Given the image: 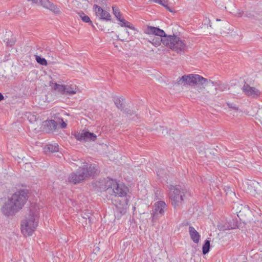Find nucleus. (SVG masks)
Instances as JSON below:
<instances>
[{
  "mask_svg": "<svg viewBox=\"0 0 262 262\" xmlns=\"http://www.w3.org/2000/svg\"><path fill=\"white\" fill-rule=\"evenodd\" d=\"M102 188L111 195L122 198V200H119V202H122V204L115 205V216L119 219L126 212L128 203V199L126 198L128 188L124 185L119 184L116 180L108 178L104 180Z\"/></svg>",
  "mask_w": 262,
  "mask_h": 262,
  "instance_id": "f257e3e1",
  "label": "nucleus"
},
{
  "mask_svg": "<svg viewBox=\"0 0 262 262\" xmlns=\"http://www.w3.org/2000/svg\"><path fill=\"white\" fill-rule=\"evenodd\" d=\"M29 191L21 189L15 192L9 198L2 208V211L6 216H12L22 209L28 199Z\"/></svg>",
  "mask_w": 262,
  "mask_h": 262,
  "instance_id": "f03ea898",
  "label": "nucleus"
},
{
  "mask_svg": "<svg viewBox=\"0 0 262 262\" xmlns=\"http://www.w3.org/2000/svg\"><path fill=\"white\" fill-rule=\"evenodd\" d=\"M98 171V166L96 164L84 163L82 166L69 175L68 181L75 185L80 183L89 177L96 175Z\"/></svg>",
  "mask_w": 262,
  "mask_h": 262,
  "instance_id": "7ed1b4c3",
  "label": "nucleus"
},
{
  "mask_svg": "<svg viewBox=\"0 0 262 262\" xmlns=\"http://www.w3.org/2000/svg\"><path fill=\"white\" fill-rule=\"evenodd\" d=\"M170 190L169 193V199L171 200V204L176 209L179 207L187 193V190L180 185H171L169 186Z\"/></svg>",
  "mask_w": 262,
  "mask_h": 262,
  "instance_id": "20e7f679",
  "label": "nucleus"
},
{
  "mask_svg": "<svg viewBox=\"0 0 262 262\" xmlns=\"http://www.w3.org/2000/svg\"><path fill=\"white\" fill-rule=\"evenodd\" d=\"M37 215L30 210L28 216L21 223V231L25 236L32 235L37 226Z\"/></svg>",
  "mask_w": 262,
  "mask_h": 262,
  "instance_id": "39448f33",
  "label": "nucleus"
},
{
  "mask_svg": "<svg viewBox=\"0 0 262 262\" xmlns=\"http://www.w3.org/2000/svg\"><path fill=\"white\" fill-rule=\"evenodd\" d=\"M162 43L177 53L183 51L186 47L184 41L174 34L167 35L165 33V35L162 37Z\"/></svg>",
  "mask_w": 262,
  "mask_h": 262,
  "instance_id": "423d86ee",
  "label": "nucleus"
},
{
  "mask_svg": "<svg viewBox=\"0 0 262 262\" xmlns=\"http://www.w3.org/2000/svg\"><path fill=\"white\" fill-rule=\"evenodd\" d=\"M72 135L75 139L80 142L95 141L97 138V136L95 134L84 129L80 132H76Z\"/></svg>",
  "mask_w": 262,
  "mask_h": 262,
  "instance_id": "0eeeda50",
  "label": "nucleus"
},
{
  "mask_svg": "<svg viewBox=\"0 0 262 262\" xmlns=\"http://www.w3.org/2000/svg\"><path fill=\"white\" fill-rule=\"evenodd\" d=\"M167 205L164 201H160L155 204L154 208L152 211V220L154 223L158 217L163 215L164 209L166 208Z\"/></svg>",
  "mask_w": 262,
  "mask_h": 262,
  "instance_id": "6e6552de",
  "label": "nucleus"
},
{
  "mask_svg": "<svg viewBox=\"0 0 262 262\" xmlns=\"http://www.w3.org/2000/svg\"><path fill=\"white\" fill-rule=\"evenodd\" d=\"M242 90L247 96L251 98L257 99L261 94V92L258 89L250 86L246 83L243 85Z\"/></svg>",
  "mask_w": 262,
  "mask_h": 262,
  "instance_id": "1a4fd4ad",
  "label": "nucleus"
},
{
  "mask_svg": "<svg viewBox=\"0 0 262 262\" xmlns=\"http://www.w3.org/2000/svg\"><path fill=\"white\" fill-rule=\"evenodd\" d=\"M93 7L96 15L99 17L100 19L106 21L111 20V15L107 11L103 10L97 5H94Z\"/></svg>",
  "mask_w": 262,
  "mask_h": 262,
  "instance_id": "9d476101",
  "label": "nucleus"
},
{
  "mask_svg": "<svg viewBox=\"0 0 262 262\" xmlns=\"http://www.w3.org/2000/svg\"><path fill=\"white\" fill-rule=\"evenodd\" d=\"M195 74H189L187 75H184L181 77H179L177 79L176 83L178 84H182L184 83V85L189 84L193 85L196 84V81H195Z\"/></svg>",
  "mask_w": 262,
  "mask_h": 262,
  "instance_id": "9b49d317",
  "label": "nucleus"
},
{
  "mask_svg": "<svg viewBox=\"0 0 262 262\" xmlns=\"http://www.w3.org/2000/svg\"><path fill=\"white\" fill-rule=\"evenodd\" d=\"M58 122L53 119L47 120L43 122V128L47 133H53L57 129Z\"/></svg>",
  "mask_w": 262,
  "mask_h": 262,
  "instance_id": "f8f14e48",
  "label": "nucleus"
},
{
  "mask_svg": "<svg viewBox=\"0 0 262 262\" xmlns=\"http://www.w3.org/2000/svg\"><path fill=\"white\" fill-rule=\"evenodd\" d=\"M39 3L43 7L50 10L55 14L60 13V9L49 0H39Z\"/></svg>",
  "mask_w": 262,
  "mask_h": 262,
  "instance_id": "ddd939ff",
  "label": "nucleus"
},
{
  "mask_svg": "<svg viewBox=\"0 0 262 262\" xmlns=\"http://www.w3.org/2000/svg\"><path fill=\"white\" fill-rule=\"evenodd\" d=\"M144 33L149 35H155L160 37H163L165 35V32L163 30L158 27L147 26L144 30Z\"/></svg>",
  "mask_w": 262,
  "mask_h": 262,
  "instance_id": "4468645a",
  "label": "nucleus"
},
{
  "mask_svg": "<svg viewBox=\"0 0 262 262\" xmlns=\"http://www.w3.org/2000/svg\"><path fill=\"white\" fill-rule=\"evenodd\" d=\"M189 233L190 238L195 244H198L201 238L199 233L192 226L189 227Z\"/></svg>",
  "mask_w": 262,
  "mask_h": 262,
  "instance_id": "2eb2a0df",
  "label": "nucleus"
},
{
  "mask_svg": "<svg viewBox=\"0 0 262 262\" xmlns=\"http://www.w3.org/2000/svg\"><path fill=\"white\" fill-rule=\"evenodd\" d=\"M124 100L125 99L122 97H113V101L115 105L121 111H123L125 109Z\"/></svg>",
  "mask_w": 262,
  "mask_h": 262,
  "instance_id": "dca6fc26",
  "label": "nucleus"
},
{
  "mask_svg": "<svg viewBox=\"0 0 262 262\" xmlns=\"http://www.w3.org/2000/svg\"><path fill=\"white\" fill-rule=\"evenodd\" d=\"M59 146L57 143L49 144L44 147V151L47 154L55 152L58 151Z\"/></svg>",
  "mask_w": 262,
  "mask_h": 262,
  "instance_id": "f3484780",
  "label": "nucleus"
},
{
  "mask_svg": "<svg viewBox=\"0 0 262 262\" xmlns=\"http://www.w3.org/2000/svg\"><path fill=\"white\" fill-rule=\"evenodd\" d=\"M195 77L194 79H195V81H196V84H200L203 85V84H205L206 82H208L207 79L199 75L195 74ZM209 82L211 83L213 85L214 84V82L213 81H211L210 80H209Z\"/></svg>",
  "mask_w": 262,
  "mask_h": 262,
  "instance_id": "a211bd4d",
  "label": "nucleus"
},
{
  "mask_svg": "<svg viewBox=\"0 0 262 262\" xmlns=\"http://www.w3.org/2000/svg\"><path fill=\"white\" fill-rule=\"evenodd\" d=\"M78 14L83 22L89 23L90 25L92 26L93 28H95L89 16L85 14V13L82 11L78 12Z\"/></svg>",
  "mask_w": 262,
  "mask_h": 262,
  "instance_id": "6ab92c4d",
  "label": "nucleus"
},
{
  "mask_svg": "<svg viewBox=\"0 0 262 262\" xmlns=\"http://www.w3.org/2000/svg\"><path fill=\"white\" fill-rule=\"evenodd\" d=\"M77 88L76 85H66V95H74L76 93Z\"/></svg>",
  "mask_w": 262,
  "mask_h": 262,
  "instance_id": "aec40b11",
  "label": "nucleus"
},
{
  "mask_svg": "<svg viewBox=\"0 0 262 262\" xmlns=\"http://www.w3.org/2000/svg\"><path fill=\"white\" fill-rule=\"evenodd\" d=\"M54 89L61 94H66V85L59 84L55 83Z\"/></svg>",
  "mask_w": 262,
  "mask_h": 262,
  "instance_id": "412c9836",
  "label": "nucleus"
},
{
  "mask_svg": "<svg viewBox=\"0 0 262 262\" xmlns=\"http://www.w3.org/2000/svg\"><path fill=\"white\" fill-rule=\"evenodd\" d=\"M210 241L206 239L202 247V253L204 255L207 254L210 248Z\"/></svg>",
  "mask_w": 262,
  "mask_h": 262,
  "instance_id": "4be33fe9",
  "label": "nucleus"
},
{
  "mask_svg": "<svg viewBox=\"0 0 262 262\" xmlns=\"http://www.w3.org/2000/svg\"><path fill=\"white\" fill-rule=\"evenodd\" d=\"M149 42L155 47H158L161 45V43H162V37L159 36L155 37L152 39V40H150Z\"/></svg>",
  "mask_w": 262,
  "mask_h": 262,
  "instance_id": "5701e85b",
  "label": "nucleus"
},
{
  "mask_svg": "<svg viewBox=\"0 0 262 262\" xmlns=\"http://www.w3.org/2000/svg\"><path fill=\"white\" fill-rule=\"evenodd\" d=\"M35 59L37 63L42 66H47L48 62L47 60L43 57L38 55H35Z\"/></svg>",
  "mask_w": 262,
  "mask_h": 262,
  "instance_id": "b1692460",
  "label": "nucleus"
},
{
  "mask_svg": "<svg viewBox=\"0 0 262 262\" xmlns=\"http://www.w3.org/2000/svg\"><path fill=\"white\" fill-rule=\"evenodd\" d=\"M123 112L127 115L128 116L132 119H134L135 117L137 116V114H136L135 112L132 111L127 108H125Z\"/></svg>",
  "mask_w": 262,
  "mask_h": 262,
  "instance_id": "393cba45",
  "label": "nucleus"
},
{
  "mask_svg": "<svg viewBox=\"0 0 262 262\" xmlns=\"http://www.w3.org/2000/svg\"><path fill=\"white\" fill-rule=\"evenodd\" d=\"M112 9H113V14L115 16V17L117 18V19H119L120 17H121V14L120 13V10L117 6H113L112 7Z\"/></svg>",
  "mask_w": 262,
  "mask_h": 262,
  "instance_id": "a878e982",
  "label": "nucleus"
},
{
  "mask_svg": "<svg viewBox=\"0 0 262 262\" xmlns=\"http://www.w3.org/2000/svg\"><path fill=\"white\" fill-rule=\"evenodd\" d=\"M4 42H6V46L8 47H12L16 42V39L14 38H6L4 40Z\"/></svg>",
  "mask_w": 262,
  "mask_h": 262,
  "instance_id": "bb28decb",
  "label": "nucleus"
},
{
  "mask_svg": "<svg viewBox=\"0 0 262 262\" xmlns=\"http://www.w3.org/2000/svg\"><path fill=\"white\" fill-rule=\"evenodd\" d=\"M57 121L58 122V125L61 128H66L67 126V123L63 121L62 118H58Z\"/></svg>",
  "mask_w": 262,
  "mask_h": 262,
  "instance_id": "cd10ccee",
  "label": "nucleus"
},
{
  "mask_svg": "<svg viewBox=\"0 0 262 262\" xmlns=\"http://www.w3.org/2000/svg\"><path fill=\"white\" fill-rule=\"evenodd\" d=\"M149 1H152L155 3L158 4L160 5L165 6L166 3L168 2L167 0H149Z\"/></svg>",
  "mask_w": 262,
  "mask_h": 262,
  "instance_id": "c85d7f7f",
  "label": "nucleus"
},
{
  "mask_svg": "<svg viewBox=\"0 0 262 262\" xmlns=\"http://www.w3.org/2000/svg\"><path fill=\"white\" fill-rule=\"evenodd\" d=\"M233 222V224L232 225H230L229 227H228V229H236V228H239V225H237V223L236 222H235L233 219L232 220V221H231V223Z\"/></svg>",
  "mask_w": 262,
  "mask_h": 262,
  "instance_id": "c756f323",
  "label": "nucleus"
},
{
  "mask_svg": "<svg viewBox=\"0 0 262 262\" xmlns=\"http://www.w3.org/2000/svg\"><path fill=\"white\" fill-rule=\"evenodd\" d=\"M239 16H245L249 18H252L254 15L249 12H246L244 13V12H242V13H240L239 14Z\"/></svg>",
  "mask_w": 262,
  "mask_h": 262,
  "instance_id": "7c9ffc66",
  "label": "nucleus"
},
{
  "mask_svg": "<svg viewBox=\"0 0 262 262\" xmlns=\"http://www.w3.org/2000/svg\"><path fill=\"white\" fill-rule=\"evenodd\" d=\"M227 105L230 108H232L235 111H237L238 110V107H237L235 104L233 103L228 102H227Z\"/></svg>",
  "mask_w": 262,
  "mask_h": 262,
  "instance_id": "2f4dec72",
  "label": "nucleus"
},
{
  "mask_svg": "<svg viewBox=\"0 0 262 262\" xmlns=\"http://www.w3.org/2000/svg\"><path fill=\"white\" fill-rule=\"evenodd\" d=\"M160 131H162V134L165 135V134H167L168 133V131L167 128H165L164 126H160L159 128L158 129Z\"/></svg>",
  "mask_w": 262,
  "mask_h": 262,
  "instance_id": "473e14b6",
  "label": "nucleus"
},
{
  "mask_svg": "<svg viewBox=\"0 0 262 262\" xmlns=\"http://www.w3.org/2000/svg\"><path fill=\"white\" fill-rule=\"evenodd\" d=\"M123 27L128 28L132 30H135V28L128 21H126L124 24V26Z\"/></svg>",
  "mask_w": 262,
  "mask_h": 262,
  "instance_id": "72a5a7b5",
  "label": "nucleus"
},
{
  "mask_svg": "<svg viewBox=\"0 0 262 262\" xmlns=\"http://www.w3.org/2000/svg\"><path fill=\"white\" fill-rule=\"evenodd\" d=\"M118 20L120 21L121 23H122L121 24H120V25L121 26V27H123L124 26V24L126 23V21L127 20H126L125 19H124L122 17H120L119 19H118Z\"/></svg>",
  "mask_w": 262,
  "mask_h": 262,
  "instance_id": "f704fd0d",
  "label": "nucleus"
},
{
  "mask_svg": "<svg viewBox=\"0 0 262 262\" xmlns=\"http://www.w3.org/2000/svg\"><path fill=\"white\" fill-rule=\"evenodd\" d=\"M167 10H168L169 12H173L172 9L171 8H170L168 6V2L166 3V5H165V6H164Z\"/></svg>",
  "mask_w": 262,
  "mask_h": 262,
  "instance_id": "c9c22d12",
  "label": "nucleus"
},
{
  "mask_svg": "<svg viewBox=\"0 0 262 262\" xmlns=\"http://www.w3.org/2000/svg\"><path fill=\"white\" fill-rule=\"evenodd\" d=\"M4 99V96L2 95V93H0V101H2Z\"/></svg>",
  "mask_w": 262,
  "mask_h": 262,
  "instance_id": "e433bc0d",
  "label": "nucleus"
},
{
  "mask_svg": "<svg viewBox=\"0 0 262 262\" xmlns=\"http://www.w3.org/2000/svg\"><path fill=\"white\" fill-rule=\"evenodd\" d=\"M88 216V219H89V222H90L91 221V217H90L89 216L87 215Z\"/></svg>",
  "mask_w": 262,
  "mask_h": 262,
  "instance_id": "4c0bfd02",
  "label": "nucleus"
},
{
  "mask_svg": "<svg viewBox=\"0 0 262 262\" xmlns=\"http://www.w3.org/2000/svg\"><path fill=\"white\" fill-rule=\"evenodd\" d=\"M96 25H97V26H98V23H96ZM98 27V28H99V27Z\"/></svg>",
  "mask_w": 262,
  "mask_h": 262,
  "instance_id": "58836bf2",
  "label": "nucleus"
},
{
  "mask_svg": "<svg viewBox=\"0 0 262 262\" xmlns=\"http://www.w3.org/2000/svg\"><path fill=\"white\" fill-rule=\"evenodd\" d=\"M126 32H127L128 34L129 33V32H128V31L127 30L126 31Z\"/></svg>",
  "mask_w": 262,
  "mask_h": 262,
  "instance_id": "ea45409f",
  "label": "nucleus"
}]
</instances>
